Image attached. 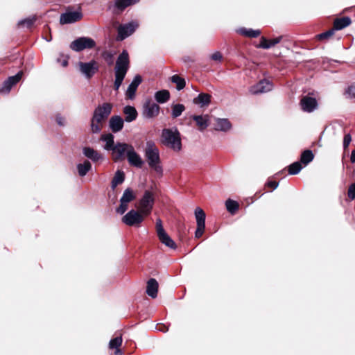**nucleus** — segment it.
I'll return each mask as SVG.
<instances>
[{
  "label": "nucleus",
  "instance_id": "obj_9",
  "mask_svg": "<svg viewBox=\"0 0 355 355\" xmlns=\"http://www.w3.org/2000/svg\"><path fill=\"white\" fill-rule=\"evenodd\" d=\"M78 67L80 72L87 79L92 78L99 69L98 64L94 60L87 62H79Z\"/></svg>",
  "mask_w": 355,
  "mask_h": 355
},
{
  "label": "nucleus",
  "instance_id": "obj_15",
  "mask_svg": "<svg viewBox=\"0 0 355 355\" xmlns=\"http://www.w3.org/2000/svg\"><path fill=\"white\" fill-rule=\"evenodd\" d=\"M300 106L304 112L311 113L318 108V104L315 98L304 96L300 100Z\"/></svg>",
  "mask_w": 355,
  "mask_h": 355
},
{
  "label": "nucleus",
  "instance_id": "obj_45",
  "mask_svg": "<svg viewBox=\"0 0 355 355\" xmlns=\"http://www.w3.org/2000/svg\"><path fill=\"white\" fill-rule=\"evenodd\" d=\"M128 203L120 201V205L116 208V211L119 214H123L128 209Z\"/></svg>",
  "mask_w": 355,
  "mask_h": 355
},
{
  "label": "nucleus",
  "instance_id": "obj_42",
  "mask_svg": "<svg viewBox=\"0 0 355 355\" xmlns=\"http://www.w3.org/2000/svg\"><path fill=\"white\" fill-rule=\"evenodd\" d=\"M122 343V337L117 336L113 339H111L109 343V347L110 349H118Z\"/></svg>",
  "mask_w": 355,
  "mask_h": 355
},
{
  "label": "nucleus",
  "instance_id": "obj_47",
  "mask_svg": "<svg viewBox=\"0 0 355 355\" xmlns=\"http://www.w3.org/2000/svg\"><path fill=\"white\" fill-rule=\"evenodd\" d=\"M345 94L348 98H355V86H349L345 91Z\"/></svg>",
  "mask_w": 355,
  "mask_h": 355
},
{
  "label": "nucleus",
  "instance_id": "obj_18",
  "mask_svg": "<svg viewBox=\"0 0 355 355\" xmlns=\"http://www.w3.org/2000/svg\"><path fill=\"white\" fill-rule=\"evenodd\" d=\"M124 126V120L119 115H113L109 120V128L112 132H120Z\"/></svg>",
  "mask_w": 355,
  "mask_h": 355
},
{
  "label": "nucleus",
  "instance_id": "obj_3",
  "mask_svg": "<svg viewBox=\"0 0 355 355\" xmlns=\"http://www.w3.org/2000/svg\"><path fill=\"white\" fill-rule=\"evenodd\" d=\"M162 143L175 151L182 149L181 136L177 128H164L162 132Z\"/></svg>",
  "mask_w": 355,
  "mask_h": 355
},
{
  "label": "nucleus",
  "instance_id": "obj_6",
  "mask_svg": "<svg viewBox=\"0 0 355 355\" xmlns=\"http://www.w3.org/2000/svg\"><path fill=\"white\" fill-rule=\"evenodd\" d=\"M144 214L139 211L131 209L128 211L122 218V222L130 227H139L144 221Z\"/></svg>",
  "mask_w": 355,
  "mask_h": 355
},
{
  "label": "nucleus",
  "instance_id": "obj_7",
  "mask_svg": "<svg viewBox=\"0 0 355 355\" xmlns=\"http://www.w3.org/2000/svg\"><path fill=\"white\" fill-rule=\"evenodd\" d=\"M138 27L139 23L135 20L120 25L117 29V40L122 41L130 36Z\"/></svg>",
  "mask_w": 355,
  "mask_h": 355
},
{
  "label": "nucleus",
  "instance_id": "obj_51",
  "mask_svg": "<svg viewBox=\"0 0 355 355\" xmlns=\"http://www.w3.org/2000/svg\"><path fill=\"white\" fill-rule=\"evenodd\" d=\"M55 121H56L57 123L60 126H64L65 125V119H64V118L61 114H58L55 116Z\"/></svg>",
  "mask_w": 355,
  "mask_h": 355
},
{
  "label": "nucleus",
  "instance_id": "obj_44",
  "mask_svg": "<svg viewBox=\"0 0 355 355\" xmlns=\"http://www.w3.org/2000/svg\"><path fill=\"white\" fill-rule=\"evenodd\" d=\"M102 57L108 65H112L114 63L113 54L110 51H104L102 53Z\"/></svg>",
  "mask_w": 355,
  "mask_h": 355
},
{
  "label": "nucleus",
  "instance_id": "obj_39",
  "mask_svg": "<svg viewBox=\"0 0 355 355\" xmlns=\"http://www.w3.org/2000/svg\"><path fill=\"white\" fill-rule=\"evenodd\" d=\"M227 210L232 214H234L239 209V203L232 199H228L225 202Z\"/></svg>",
  "mask_w": 355,
  "mask_h": 355
},
{
  "label": "nucleus",
  "instance_id": "obj_43",
  "mask_svg": "<svg viewBox=\"0 0 355 355\" xmlns=\"http://www.w3.org/2000/svg\"><path fill=\"white\" fill-rule=\"evenodd\" d=\"M335 30L334 28L328 30L324 33L317 35V38L320 40H326L331 37L334 34Z\"/></svg>",
  "mask_w": 355,
  "mask_h": 355
},
{
  "label": "nucleus",
  "instance_id": "obj_10",
  "mask_svg": "<svg viewBox=\"0 0 355 355\" xmlns=\"http://www.w3.org/2000/svg\"><path fill=\"white\" fill-rule=\"evenodd\" d=\"M129 67V55L126 50H123L116 59L114 72L126 75Z\"/></svg>",
  "mask_w": 355,
  "mask_h": 355
},
{
  "label": "nucleus",
  "instance_id": "obj_13",
  "mask_svg": "<svg viewBox=\"0 0 355 355\" xmlns=\"http://www.w3.org/2000/svg\"><path fill=\"white\" fill-rule=\"evenodd\" d=\"M22 76L23 71H19L15 76L8 77L0 87V94H8L10 92L12 86L15 85L20 81Z\"/></svg>",
  "mask_w": 355,
  "mask_h": 355
},
{
  "label": "nucleus",
  "instance_id": "obj_30",
  "mask_svg": "<svg viewBox=\"0 0 355 355\" xmlns=\"http://www.w3.org/2000/svg\"><path fill=\"white\" fill-rule=\"evenodd\" d=\"M125 180V173L123 171L117 170L111 182V187L114 189L117 185L122 184Z\"/></svg>",
  "mask_w": 355,
  "mask_h": 355
},
{
  "label": "nucleus",
  "instance_id": "obj_1",
  "mask_svg": "<svg viewBox=\"0 0 355 355\" xmlns=\"http://www.w3.org/2000/svg\"><path fill=\"white\" fill-rule=\"evenodd\" d=\"M144 156L149 167L159 175H162L163 168L161 164L159 150L153 141H148L146 142Z\"/></svg>",
  "mask_w": 355,
  "mask_h": 355
},
{
  "label": "nucleus",
  "instance_id": "obj_28",
  "mask_svg": "<svg viewBox=\"0 0 355 355\" xmlns=\"http://www.w3.org/2000/svg\"><path fill=\"white\" fill-rule=\"evenodd\" d=\"M155 99L157 103H165L170 98V92L166 89H162L156 92L154 95Z\"/></svg>",
  "mask_w": 355,
  "mask_h": 355
},
{
  "label": "nucleus",
  "instance_id": "obj_16",
  "mask_svg": "<svg viewBox=\"0 0 355 355\" xmlns=\"http://www.w3.org/2000/svg\"><path fill=\"white\" fill-rule=\"evenodd\" d=\"M127 159L129 164L137 168H141L144 161L141 156L135 150L133 146H130V150L127 152Z\"/></svg>",
  "mask_w": 355,
  "mask_h": 355
},
{
  "label": "nucleus",
  "instance_id": "obj_12",
  "mask_svg": "<svg viewBox=\"0 0 355 355\" xmlns=\"http://www.w3.org/2000/svg\"><path fill=\"white\" fill-rule=\"evenodd\" d=\"M273 83L268 79L263 78L257 83L251 86L250 92L252 94L257 95L270 92L273 89Z\"/></svg>",
  "mask_w": 355,
  "mask_h": 355
},
{
  "label": "nucleus",
  "instance_id": "obj_56",
  "mask_svg": "<svg viewBox=\"0 0 355 355\" xmlns=\"http://www.w3.org/2000/svg\"><path fill=\"white\" fill-rule=\"evenodd\" d=\"M350 161L352 163L355 162V149L352 151L351 156H350Z\"/></svg>",
  "mask_w": 355,
  "mask_h": 355
},
{
  "label": "nucleus",
  "instance_id": "obj_5",
  "mask_svg": "<svg viewBox=\"0 0 355 355\" xmlns=\"http://www.w3.org/2000/svg\"><path fill=\"white\" fill-rule=\"evenodd\" d=\"M96 46V42L91 37H80L70 44V49L76 52H80L85 49H92Z\"/></svg>",
  "mask_w": 355,
  "mask_h": 355
},
{
  "label": "nucleus",
  "instance_id": "obj_57",
  "mask_svg": "<svg viewBox=\"0 0 355 355\" xmlns=\"http://www.w3.org/2000/svg\"><path fill=\"white\" fill-rule=\"evenodd\" d=\"M120 86H121L120 85L114 83V87L115 90L117 91L119 89Z\"/></svg>",
  "mask_w": 355,
  "mask_h": 355
},
{
  "label": "nucleus",
  "instance_id": "obj_8",
  "mask_svg": "<svg viewBox=\"0 0 355 355\" xmlns=\"http://www.w3.org/2000/svg\"><path fill=\"white\" fill-rule=\"evenodd\" d=\"M159 105L153 102L150 99H147L142 106V116L145 119L155 118L159 114Z\"/></svg>",
  "mask_w": 355,
  "mask_h": 355
},
{
  "label": "nucleus",
  "instance_id": "obj_36",
  "mask_svg": "<svg viewBox=\"0 0 355 355\" xmlns=\"http://www.w3.org/2000/svg\"><path fill=\"white\" fill-rule=\"evenodd\" d=\"M135 199V195L133 193L132 189L127 188L123 191V193L120 199V201H123L125 203H129Z\"/></svg>",
  "mask_w": 355,
  "mask_h": 355
},
{
  "label": "nucleus",
  "instance_id": "obj_11",
  "mask_svg": "<svg viewBox=\"0 0 355 355\" xmlns=\"http://www.w3.org/2000/svg\"><path fill=\"white\" fill-rule=\"evenodd\" d=\"M130 146H132L126 143L117 142L110 150L113 160L117 162L124 159L125 155L127 156V152L130 150Z\"/></svg>",
  "mask_w": 355,
  "mask_h": 355
},
{
  "label": "nucleus",
  "instance_id": "obj_14",
  "mask_svg": "<svg viewBox=\"0 0 355 355\" xmlns=\"http://www.w3.org/2000/svg\"><path fill=\"white\" fill-rule=\"evenodd\" d=\"M83 14L80 11H67L60 15V23L61 24H69L80 20Z\"/></svg>",
  "mask_w": 355,
  "mask_h": 355
},
{
  "label": "nucleus",
  "instance_id": "obj_21",
  "mask_svg": "<svg viewBox=\"0 0 355 355\" xmlns=\"http://www.w3.org/2000/svg\"><path fill=\"white\" fill-rule=\"evenodd\" d=\"M123 113L125 115L124 122L131 123L135 121L138 116V112L136 108L132 105H125L123 108Z\"/></svg>",
  "mask_w": 355,
  "mask_h": 355
},
{
  "label": "nucleus",
  "instance_id": "obj_55",
  "mask_svg": "<svg viewBox=\"0 0 355 355\" xmlns=\"http://www.w3.org/2000/svg\"><path fill=\"white\" fill-rule=\"evenodd\" d=\"M57 62L59 63H61L62 66L64 67H65L68 65V60L67 59H64L63 60L61 61V60L60 58H58Z\"/></svg>",
  "mask_w": 355,
  "mask_h": 355
},
{
  "label": "nucleus",
  "instance_id": "obj_38",
  "mask_svg": "<svg viewBox=\"0 0 355 355\" xmlns=\"http://www.w3.org/2000/svg\"><path fill=\"white\" fill-rule=\"evenodd\" d=\"M172 83L176 84V89L180 91L182 90L186 85L185 80L178 75H173L171 78Z\"/></svg>",
  "mask_w": 355,
  "mask_h": 355
},
{
  "label": "nucleus",
  "instance_id": "obj_27",
  "mask_svg": "<svg viewBox=\"0 0 355 355\" xmlns=\"http://www.w3.org/2000/svg\"><path fill=\"white\" fill-rule=\"evenodd\" d=\"M160 242L166 245V247L175 250L177 248V245L175 241L169 236L166 232H164L161 234L157 235Z\"/></svg>",
  "mask_w": 355,
  "mask_h": 355
},
{
  "label": "nucleus",
  "instance_id": "obj_48",
  "mask_svg": "<svg viewBox=\"0 0 355 355\" xmlns=\"http://www.w3.org/2000/svg\"><path fill=\"white\" fill-rule=\"evenodd\" d=\"M347 195L351 200L355 199V183H352L349 187Z\"/></svg>",
  "mask_w": 355,
  "mask_h": 355
},
{
  "label": "nucleus",
  "instance_id": "obj_4",
  "mask_svg": "<svg viewBox=\"0 0 355 355\" xmlns=\"http://www.w3.org/2000/svg\"><path fill=\"white\" fill-rule=\"evenodd\" d=\"M154 203L155 198L153 193L149 190H146L139 202V211L144 216L149 215L153 210Z\"/></svg>",
  "mask_w": 355,
  "mask_h": 355
},
{
  "label": "nucleus",
  "instance_id": "obj_19",
  "mask_svg": "<svg viewBox=\"0 0 355 355\" xmlns=\"http://www.w3.org/2000/svg\"><path fill=\"white\" fill-rule=\"evenodd\" d=\"M83 154L93 162H98L103 159V155L92 147H84L83 148Z\"/></svg>",
  "mask_w": 355,
  "mask_h": 355
},
{
  "label": "nucleus",
  "instance_id": "obj_24",
  "mask_svg": "<svg viewBox=\"0 0 355 355\" xmlns=\"http://www.w3.org/2000/svg\"><path fill=\"white\" fill-rule=\"evenodd\" d=\"M282 39V36L277 37L272 40H267L265 37H261L258 47L263 49H268L274 46L275 45L279 44L281 42Z\"/></svg>",
  "mask_w": 355,
  "mask_h": 355
},
{
  "label": "nucleus",
  "instance_id": "obj_58",
  "mask_svg": "<svg viewBox=\"0 0 355 355\" xmlns=\"http://www.w3.org/2000/svg\"><path fill=\"white\" fill-rule=\"evenodd\" d=\"M116 351L115 352L116 355H121V352L119 349H116Z\"/></svg>",
  "mask_w": 355,
  "mask_h": 355
},
{
  "label": "nucleus",
  "instance_id": "obj_23",
  "mask_svg": "<svg viewBox=\"0 0 355 355\" xmlns=\"http://www.w3.org/2000/svg\"><path fill=\"white\" fill-rule=\"evenodd\" d=\"M159 284L157 281L154 278H150L147 282L146 293L152 298H155L157 296Z\"/></svg>",
  "mask_w": 355,
  "mask_h": 355
},
{
  "label": "nucleus",
  "instance_id": "obj_49",
  "mask_svg": "<svg viewBox=\"0 0 355 355\" xmlns=\"http://www.w3.org/2000/svg\"><path fill=\"white\" fill-rule=\"evenodd\" d=\"M125 77V74H122V73H116L115 72V80H114V83H116V84H119L120 85H121L124 78Z\"/></svg>",
  "mask_w": 355,
  "mask_h": 355
},
{
  "label": "nucleus",
  "instance_id": "obj_20",
  "mask_svg": "<svg viewBox=\"0 0 355 355\" xmlns=\"http://www.w3.org/2000/svg\"><path fill=\"white\" fill-rule=\"evenodd\" d=\"M191 119L196 121L200 132L204 131L209 125V116L208 114L192 115Z\"/></svg>",
  "mask_w": 355,
  "mask_h": 355
},
{
  "label": "nucleus",
  "instance_id": "obj_52",
  "mask_svg": "<svg viewBox=\"0 0 355 355\" xmlns=\"http://www.w3.org/2000/svg\"><path fill=\"white\" fill-rule=\"evenodd\" d=\"M205 226H197L196 232H195V236L196 238H200L203 234L204 230H205Z\"/></svg>",
  "mask_w": 355,
  "mask_h": 355
},
{
  "label": "nucleus",
  "instance_id": "obj_50",
  "mask_svg": "<svg viewBox=\"0 0 355 355\" xmlns=\"http://www.w3.org/2000/svg\"><path fill=\"white\" fill-rule=\"evenodd\" d=\"M351 141H352V137H351L350 134H346L344 136V139H343L344 149H346L349 146Z\"/></svg>",
  "mask_w": 355,
  "mask_h": 355
},
{
  "label": "nucleus",
  "instance_id": "obj_26",
  "mask_svg": "<svg viewBox=\"0 0 355 355\" xmlns=\"http://www.w3.org/2000/svg\"><path fill=\"white\" fill-rule=\"evenodd\" d=\"M352 23V20L349 17H343L341 18H337L334 21V29L335 31L342 30L347 26H349Z\"/></svg>",
  "mask_w": 355,
  "mask_h": 355
},
{
  "label": "nucleus",
  "instance_id": "obj_25",
  "mask_svg": "<svg viewBox=\"0 0 355 355\" xmlns=\"http://www.w3.org/2000/svg\"><path fill=\"white\" fill-rule=\"evenodd\" d=\"M232 128V124L227 119H216V126L214 129L217 131L227 132Z\"/></svg>",
  "mask_w": 355,
  "mask_h": 355
},
{
  "label": "nucleus",
  "instance_id": "obj_59",
  "mask_svg": "<svg viewBox=\"0 0 355 355\" xmlns=\"http://www.w3.org/2000/svg\"><path fill=\"white\" fill-rule=\"evenodd\" d=\"M48 42H50L51 40V37L49 40H46Z\"/></svg>",
  "mask_w": 355,
  "mask_h": 355
},
{
  "label": "nucleus",
  "instance_id": "obj_33",
  "mask_svg": "<svg viewBox=\"0 0 355 355\" xmlns=\"http://www.w3.org/2000/svg\"><path fill=\"white\" fill-rule=\"evenodd\" d=\"M211 101V96L208 94L201 93L193 99V103L200 104L201 106L208 105Z\"/></svg>",
  "mask_w": 355,
  "mask_h": 355
},
{
  "label": "nucleus",
  "instance_id": "obj_46",
  "mask_svg": "<svg viewBox=\"0 0 355 355\" xmlns=\"http://www.w3.org/2000/svg\"><path fill=\"white\" fill-rule=\"evenodd\" d=\"M156 231L157 235L166 232L162 225V221L160 218H157L156 220Z\"/></svg>",
  "mask_w": 355,
  "mask_h": 355
},
{
  "label": "nucleus",
  "instance_id": "obj_41",
  "mask_svg": "<svg viewBox=\"0 0 355 355\" xmlns=\"http://www.w3.org/2000/svg\"><path fill=\"white\" fill-rule=\"evenodd\" d=\"M35 20L36 18L35 17H28L19 21L17 25L19 26H26L27 28H31L35 21Z\"/></svg>",
  "mask_w": 355,
  "mask_h": 355
},
{
  "label": "nucleus",
  "instance_id": "obj_53",
  "mask_svg": "<svg viewBox=\"0 0 355 355\" xmlns=\"http://www.w3.org/2000/svg\"><path fill=\"white\" fill-rule=\"evenodd\" d=\"M211 59L215 61L220 62L223 59V56L219 51H216L211 55Z\"/></svg>",
  "mask_w": 355,
  "mask_h": 355
},
{
  "label": "nucleus",
  "instance_id": "obj_35",
  "mask_svg": "<svg viewBox=\"0 0 355 355\" xmlns=\"http://www.w3.org/2000/svg\"><path fill=\"white\" fill-rule=\"evenodd\" d=\"M314 159V155L311 150H304L300 155V162L304 165H307Z\"/></svg>",
  "mask_w": 355,
  "mask_h": 355
},
{
  "label": "nucleus",
  "instance_id": "obj_29",
  "mask_svg": "<svg viewBox=\"0 0 355 355\" xmlns=\"http://www.w3.org/2000/svg\"><path fill=\"white\" fill-rule=\"evenodd\" d=\"M79 176L84 177L92 169V164L88 160H85L83 163L78 164L76 166Z\"/></svg>",
  "mask_w": 355,
  "mask_h": 355
},
{
  "label": "nucleus",
  "instance_id": "obj_17",
  "mask_svg": "<svg viewBox=\"0 0 355 355\" xmlns=\"http://www.w3.org/2000/svg\"><path fill=\"white\" fill-rule=\"evenodd\" d=\"M142 82V78L140 75H136L129 86L125 92V96L128 99L133 100L135 98V94L137 89V87Z\"/></svg>",
  "mask_w": 355,
  "mask_h": 355
},
{
  "label": "nucleus",
  "instance_id": "obj_34",
  "mask_svg": "<svg viewBox=\"0 0 355 355\" xmlns=\"http://www.w3.org/2000/svg\"><path fill=\"white\" fill-rule=\"evenodd\" d=\"M195 216L196 219L197 226H205L206 214L201 208L197 207L195 209Z\"/></svg>",
  "mask_w": 355,
  "mask_h": 355
},
{
  "label": "nucleus",
  "instance_id": "obj_40",
  "mask_svg": "<svg viewBox=\"0 0 355 355\" xmlns=\"http://www.w3.org/2000/svg\"><path fill=\"white\" fill-rule=\"evenodd\" d=\"M300 162H295L288 166V173L290 175H297L302 169Z\"/></svg>",
  "mask_w": 355,
  "mask_h": 355
},
{
  "label": "nucleus",
  "instance_id": "obj_2",
  "mask_svg": "<svg viewBox=\"0 0 355 355\" xmlns=\"http://www.w3.org/2000/svg\"><path fill=\"white\" fill-rule=\"evenodd\" d=\"M112 105L110 103H103L98 105L94 110L91 119V130L94 134L99 133L101 130L98 123L106 119L112 112Z\"/></svg>",
  "mask_w": 355,
  "mask_h": 355
},
{
  "label": "nucleus",
  "instance_id": "obj_22",
  "mask_svg": "<svg viewBox=\"0 0 355 355\" xmlns=\"http://www.w3.org/2000/svg\"><path fill=\"white\" fill-rule=\"evenodd\" d=\"M139 1V0H116L114 3V8L116 10H114V12L115 14H120L126 8L135 4Z\"/></svg>",
  "mask_w": 355,
  "mask_h": 355
},
{
  "label": "nucleus",
  "instance_id": "obj_54",
  "mask_svg": "<svg viewBox=\"0 0 355 355\" xmlns=\"http://www.w3.org/2000/svg\"><path fill=\"white\" fill-rule=\"evenodd\" d=\"M266 185L268 187H271L274 190L277 188L279 183L276 181L269 180L266 182Z\"/></svg>",
  "mask_w": 355,
  "mask_h": 355
},
{
  "label": "nucleus",
  "instance_id": "obj_31",
  "mask_svg": "<svg viewBox=\"0 0 355 355\" xmlns=\"http://www.w3.org/2000/svg\"><path fill=\"white\" fill-rule=\"evenodd\" d=\"M114 137L112 133L104 134L101 135V140L105 142L104 149L110 150L115 145L114 141Z\"/></svg>",
  "mask_w": 355,
  "mask_h": 355
},
{
  "label": "nucleus",
  "instance_id": "obj_32",
  "mask_svg": "<svg viewBox=\"0 0 355 355\" xmlns=\"http://www.w3.org/2000/svg\"><path fill=\"white\" fill-rule=\"evenodd\" d=\"M237 32L242 35L245 37H248L250 38H256L259 37L261 34V31L259 30H254L252 28H241Z\"/></svg>",
  "mask_w": 355,
  "mask_h": 355
},
{
  "label": "nucleus",
  "instance_id": "obj_37",
  "mask_svg": "<svg viewBox=\"0 0 355 355\" xmlns=\"http://www.w3.org/2000/svg\"><path fill=\"white\" fill-rule=\"evenodd\" d=\"M185 110L183 104L178 103L172 105L171 116L174 119L179 117Z\"/></svg>",
  "mask_w": 355,
  "mask_h": 355
}]
</instances>
